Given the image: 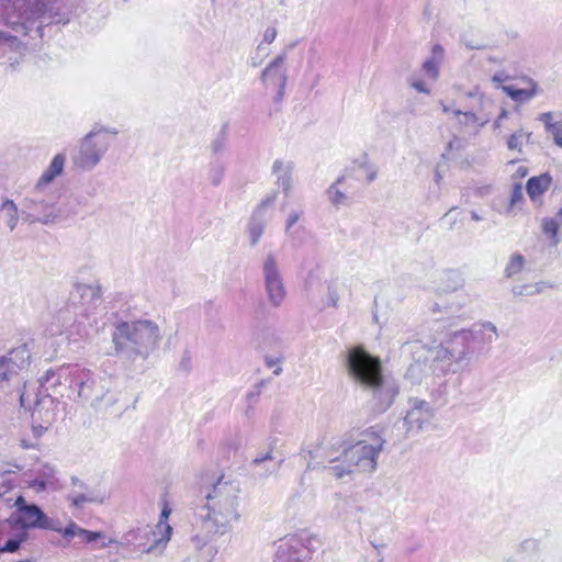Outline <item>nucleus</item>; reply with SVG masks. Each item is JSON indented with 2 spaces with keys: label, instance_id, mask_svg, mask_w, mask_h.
<instances>
[{
  "label": "nucleus",
  "instance_id": "nucleus-53",
  "mask_svg": "<svg viewBox=\"0 0 562 562\" xmlns=\"http://www.w3.org/2000/svg\"><path fill=\"white\" fill-rule=\"evenodd\" d=\"M547 132L553 136L554 143L562 148V121L554 122V125Z\"/></svg>",
  "mask_w": 562,
  "mask_h": 562
},
{
  "label": "nucleus",
  "instance_id": "nucleus-10",
  "mask_svg": "<svg viewBox=\"0 0 562 562\" xmlns=\"http://www.w3.org/2000/svg\"><path fill=\"white\" fill-rule=\"evenodd\" d=\"M109 132L104 128H93L88 133L78 146L74 162L77 167L91 170L103 158L111 145Z\"/></svg>",
  "mask_w": 562,
  "mask_h": 562
},
{
  "label": "nucleus",
  "instance_id": "nucleus-45",
  "mask_svg": "<svg viewBox=\"0 0 562 562\" xmlns=\"http://www.w3.org/2000/svg\"><path fill=\"white\" fill-rule=\"evenodd\" d=\"M226 148V135L224 128L210 144V149L214 156L222 154Z\"/></svg>",
  "mask_w": 562,
  "mask_h": 562
},
{
  "label": "nucleus",
  "instance_id": "nucleus-48",
  "mask_svg": "<svg viewBox=\"0 0 562 562\" xmlns=\"http://www.w3.org/2000/svg\"><path fill=\"white\" fill-rule=\"evenodd\" d=\"M79 525H77L75 521L70 520L61 530L60 533L64 539H66L68 542L76 538L78 535Z\"/></svg>",
  "mask_w": 562,
  "mask_h": 562
},
{
  "label": "nucleus",
  "instance_id": "nucleus-46",
  "mask_svg": "<svg viewBox=\"0 0 562 562\" xmlns=\"http://www.w3.org/2000/svg\"><path fill=\"white\" fill-rule=\"evenodd\" d=\"M284 233L293 246L297 247L303 243L305 234L303 226L292 227L290 231H284Z\"/></svg>",
  "mask_w": 562,
  "mask_h": 562
},
{
  "label": "nucleus",
  "instance_id": "nucleus-11",
  "mask_svg": "<svg viewBox=\"0 0 562 562\" xmlns=\"http://www.w3.org/2000/svg\"><path fill=\"white\" fill-rule=\"evenodd\" d=\"M31 362V349L27 344H21L0 356V394L10 392L12 380Z\"/></svg>",
  "mask_w": 562,
  "mask_h": 562
},
{
  "label": "nucleus",
  "instance_id": "nucleus-42",
  "mask_svg": "<svg viewBox=\"0 0 562 562\" xmlns=\"http://www.w3.org/2000/svg\"><path fill=\"white\" fill-rule=\"evenodd\" d=\"M0 47L18 52L22 47V43L15 35L0 31Z\"/></svg>",
  "mask_w": 562,
  "mask_h": 562
},
{
  "label": "nucleus",
  "instance_id": "nucleus-8",
  "mask_svg": "<svg viewBox=\"0 0 562 562\" xmlns=\"http://www.w3.org/2000/svg\"><path fill=\"white\" fill-rule=\"evenodd\" d=\"M60 214L55 198L46 194V188L38 189L36 184L21 202V217L30 224H53L60 221Z\"/></svg>",
  "mask_w": 562,
  "mask_h": 562
},
{
  "label": "nucleus",
  "instance_id": "nucleus-6",
  "mask_svg": "<svg viewBox=\"0 0 562 562\" xmlns=\"http://www.w3.org/2000/svg\"><path fill=\"white\" fill-rule=\"evenodd\" d=\"M56 1L49 0H2L7 24L18 33L27 34L29 26L36 20L41 24L54 20Z\"/></svg>",
  "mask_w": 562,
  "mask_h": 562
},
{
  "label": "nucleus",
  "instance_id": "nucleus-50",
  "mask_svg": "<svg viewBox=\"0 0 562 562\" xmlns=\"http://www.w3.org/2000/svg\"><path fill=\"white\" fill-rule=\"evenodd\" d=\"M87 317V321H88V326H86L85 324H82L81 322H78V326H81L82 325V329H79L78 333L81 335V336H89L91 330L92 331H97L98 328H97V319L95 317L91 316L90 314H87L86 315Z\"/></svg>",
  "mask_w": 562,
  "mask_h": 562
},
{
  "label": "nucleus",
  "instance_id": "nucleus-14",
  "mask_svg": "<svg viewBox=\"0 0 562 562\" xmlns=\"http://www.w3.org/2000/svg\"><path fill=\"white\" fill-rule=\"evenodd\" d=\"M409 409L407 411L403 425L406 428V434H417L426 425L430 423L434 417L436 407L417 397L409 398Z\"/></svg>",
  "mask_w": 562,
  "mask_h": 562
},
{
  "label": "nucleus",
  "instance_id": "nucleus-38",
  "mask_svg": "<svg viewBox=\"0 0 562 562\" xmlns=\"http://www.w3.org/2000/svg\"><path fill=\"white\" fill-rule=\"evenodd\" d=\"M559 224V221L552 217H544L541 221L542 233L551 239L554 245L560 243V238L558 236Z\"/></svg>",
  "mask_w": 562,
  "mask_h": 562
},
{
  "label": "nucleus",
  "instance_id": "nucleus-57",
  "mask_svg": "<svg viewBox=\"0 0 562 562\" xmlns=\"http://www.w3.org/2000/svg\"><path fill=\"white\" fill-rule=\"evenodd\" d=\"M457 211V207H451L445 215L441 217L442 222H448V228L454 229L457 225V216H454V212Z\"/></svg>",
  "mask_w": 562,
  "mask_h": 562
},
{
  "label": "nucleus",
  "instance_id": "nucleus-31",
  "mask_svg": "<svg viewBox=\"0 0 562 562\" xmlns=\"http://www.w3.org/2000/svg\"><path fill=\"white\" fill-rule=\"evenodd\" d=\"M463 278L457 270H447L440 274L437 283V291L441 293H451L462 288Z\"/></svg>",
  "mask_w": 562,
  "mask_h": 562
},
{
  "label": "nucleus",
  "instance_id": "nucleus-20",
  "mask_svg": "<svg viewBox=\"0 0 562 562\" xmlns=\"http://www.w3.org/2000/svg\"><path fill=\"white\" fill-rule=\"evenodd\" d=\"M45 515L38 505L32 503L29 508L22 512H13L8 518V522L14 529H40Z\"/></svg>",
  "mask_w": 562,
  "mask_h": 562
},
{
  "label": "nucleus",
  "instance_id": "nucleus-40",
  "mask_svg": "<svg viewBox=\"0 0 562 562\" xmlns=\"http://www.w3.org/2000/svg\"><path fill=\"white\" fill-rule=\"evenodd\" d=\"M503 90L506 92L508 97H510L514 101L525 102L530 100L535 95V91L516 88L514 86H504Z\"/></svg>",
  "mask_w": 562,
  "mask_h": 562
},
{
  "label": "nucleus",
  "instance_id": "nucleus-24",
  "mask_svg": "<svg viewBox=\"0 0 562 562\" xmlns=\"http://www.w3.org/2000/svg\"><path fill=\"white\" fill-rule=\"evenodd\" d=\"M445 58V49L440 44L431 47L430 56L427 57L422 65L423 75L431 81L439 78L440 66Z\"/></svg>",
  "mask_w": 562,
  "mask_h": 562
},
{
  "label": "nucleus",
  "instance_id": "nucleus-39",
  "mask_svg": "<svg viewBox=\"0 0 562 562\" xmlns=\"http://www.w3.org/2000/svg\"><path fill=\"white\" fill-rule=\"evenodd\" d=\"M340 463L333 464L330 467H324L323 469L328 472V474L335 479H342L344 476L350 474L352 472V465L350 462H345L344 457H340Z\"/></svg>",
  "mask_w": 562,
  "mask_h": 562
},
{
  "label": "nucleus",
  "instance_id": "nucleus-56",
  "mask_svg": "<svg viewBox=\"0 0 562 562\" xmlns=\"http://www.w3.org/2000/svg\"><path fill=\"white\" fill-rule=\"evenodd\" d=\"M409 85L412 88H414L419 93H425V94L430 93V89L427 87L426 82L422 79L411 78Z\"/></svg>",
  "mask_w": 562,
  "mask_h": 562
},
{
  "label": "nucleus",
  "instance_id": "nucleus-43",
  "mask_svg": "<svg viewBox=\"0 0 562 562\" xmlns=\"http://www.w3.org/2000/svg\"><path fill=\"white\" fill-rule=\"evenodd\" d=\"M76 538H78L83 543L92 544L97 540L104 538V535L101 531H92L79 526L78 535Z\"/></svg>",
  "mask_w": 562,
  "mask_h": 562
},
{
  "label": "nucleus",
  "instance_id": "nucleus-27",
  "mask_svg": "<svg viewBox=\"0 0 562 562\" xmlns=\"http://www.w3.org/2000/svg\"><path fill=\"white\" fill-rule=\"evenodd\" d=\"M361 508L348 497H340L335 505V513L339 519L347 522L360 521Z\"/></svg>",
  "mask_w": 562,
  "mask_h": 562
},
{
  "label": "nucleus",
  "instance_id": "nucleus-28",
  "mask_svg": "<svg viewBox=\"0 0 562 562\" xmlns=\"http://www.w3.org/2000/svg\"><path fill=\"white\" fill-rule=\"evenodd\" d=\"M282 460L274 462V458L272 456V449L266 452H258L257 456L252 459L250 465L254 469L261 468L257 471V474L260 476H268L279 470L281 467Z\"/></svg>",
  "mask_w": 562,
  "mask_h": 562
},
{
  "label": "nucleus",
  "instance_id": "nucleus-18",
  "mask_svg": "<svg viewBox=\"0 0 562 562\" xmlns=\"http://www.w3.org/2000/svg\"><path fill=\"white\" fill-rule=\"evenodd\" d=\"M71 488L67 494V501L76 509H81L88 503L102 504L106 499L105 492L89 487L77 476L70 479Z\"/></svg>",
  "mask_w": 562,
  "mask_h": 562
},
{
  "label": "nucleus",
  "instance_id": "nucleus-21",
  "mask_svg": "<svg viewBox=\"0 0 562 562\" xmlns=\"http://www.w3.org/2000/svg\"><path fill=\"white\" fill-rule=\"evenodd\" d=\"M261 80L267 86L285 87L288 70L285 67V55L277 56L262 71Z\"/></svg>",
  "mask_w": 562,
  "mask_h": 562
},
{
  "label": "nucleus",
  "instance_id": "nucleus-30",
  "mask_svg": "<svg viewBox=\"0 0 562 562\" xmlns=\"http://www.w3.org/2000/svg\"><path fill=\"white\" fill-rule=\"evenodd\" d=\"M552 177L544 172L537 177H531L526 183V191L531 201H536L540 198L551 186Z\"/></svg>",
  "mask_w": 562,
  "mask_h": 562
},
{
  "label": "nucleus",
  "instance_id": "nucleus-51",
  "mask_svg": "<svg viewBox=\"0 0 562 562\" xmlns=\"http://www.w3.org/2000/svg\"><path fill=\"white\" fill-rule=\"evenodd\" d=\"M532 290H533L532 284L526 283V284L514 285L512 288V293L515 296H533Z\"/></svg>",
  "mask_w": 562,
  "mask_h": 562
},
{
  "label": "nucleus",
  "instance_id": "nucleus-17",
  "mask_svg": "<svg viewBox=\"0 0 562 562\" xmlns=\"http://www.w3.org/2000/svg\"><path fill=\"white\" fill-rule=\"evenodd\" d=\"M430 369H432L430 367ZM432 374L435 375L432 378V383L429 390V395L431 397V404L436 407H442L446 405L451 397H456L458 394V386L460 384L459 378H448L443 379L449 372H435L434 370Z\"/></svg>",
  "mask_w": 562,
  "mask_h": 562
},
{
  "label": "nucleus",
  "instance_id": "nucleus-64",
  "mask_svg": "<svg viewBox=\"0 0 562 562\" xmlns=\"http://www.w3.org/2000/svg\"><path fill=\"white\" fill-rule=\"evenodd\" d=\"M317 279H318V277L315 276V273L313 271L310 272V274L305 279V288H306V290L310 291L313 288V285H314V283L316 282Z\"/></svg>",
  "mask_w": 562,
  "mask_h": 562
},
{
  "label": "nucleus",
  "instance_id": "nucleus-4",
  "mask_svg": "<svg viewBox=\"0 0 562 562\" xmlns=\"http://www.w3.org/2000/svg\"><path fill=\"white\" fill-rule=\"evenodd\" d=\"M345 363L349 375L372 392L373 407L383 413L398 394V384L392 376L382 374V364L362 347H352L346 352Z\"/></svg>",
  "mask_w": 562,
  "mask_h": 562
},
{
  "label": "nucleus",
  "instance_id": "nucleus-23",
  "mask_svg": "<svg viewBox=\"0 0 562 562\" xmlns=\"http://www.w3.org/2000/svg\"><path fill=\"white\" fill-rule=\"evenodd\" d=\"M294 162L291 160L276 159L271 172L276 177V183L282 189L285 196L290 195L293 184Z\"/></svg>",
  "mask_w": 562,
  "mask_h": 562
},
{
  "label": "nucleus",
  "instance_id": "nucleus-62",
  "mask_svg": "<svg viewBox=\"0 0 562 562\" xmlns=\"http://www.w3.org/2000/svg\"><path fill=\"white\" fill-rule=\"evenodd\" d=\"M364 170H366V178H367V181L368 182H372L375 180L376 178V175H378V171L374 167L372 166H363Z\"/></svg>",
  "mask_w": 562,
  "mask_h": 562
},
{
  "label": "nucleus",
  "instance_id": "nucleus-16",
  "mask_svg": "<svg viewBox=\"0 0 562 562\" xmlns=\"http://www.w3.org/2000/svg\"><path fill=\"white\" fill-rule=\"evenodd\" d=\"M278 192L272 191L267 194L261 202L256 206L247 224V235L251 247L258 245L261 236L265 233L268 218L266 212L272 207L277 200Z\"/></svg>",
  "mask_w": 562,
  "mask_h": 562
},
{
  "label": "nucleus",
  "instance_id": "nucleus-19",
  "mask_svg": "<svg viewBox=\"0 0 562 562\" xmlns=\"http://www.w3.org/2000/svg\"><path fill=\"white\" fill-rule=\"evenodd\" d=\"M27 487L35 493H43L46 491H56L59 488V480L55 467L45 463L41 464L33 471L32 479L27 482Z\"/></svg>",
  "mask_w": 562,
  "mask_h": 562
},
{
  "label": "nucleus",
  "instance_id": "nucleus-32",
  "mask_svg": "<svg viewBox=\"0 0 562 562\" xmlns=\"http://www.w3.org/2000/svg\"><path fill=\"white\" fill-rule=\"evenodd\" d=\"M86 204V199L80 195H69L64 201L57 202L60 211V220L67 218L79 212L80 207Z\"/></svg>",
  "mask_w": 562,
  "mask_h": 562
},
{
  "label": "nucleus",
  "instance_id": "nucleus-33",
  "mask_svg": "<svg viewBox=\"0 0 562 562\" xmlns=\"http://www.w3.org/2000/svg\"><path fill=\"white\" fill-rule=\"evenodd\" d=\"M226 172V164L220 158L215 157L209 162L207 166V179L213 187H218Z\"/></svg>",
  "mask_w": 562,
  "mask_h": 562
},
{
  "label": "nucleus",
  "instance_id": "nucleus-58",
  "mask_svg": "<svg viewBox=\"0 0 562 562\" xmlns=\"http://www.w3.org/2000/svg\"><path fill=\"white\" fill-rule=\"evenodd\" d=\"M532 288H533V290H532L533 295H538V294H541L542 292H544L547 289H553L554 285H553V283L548 282V281H539L537 283H533Z\"/></svg>",
  "mask_w": 562,
  "mask_h": 562
},
{
  "label": "nucleus",
  "instance_id": "nucleus-63",
  "mask_svg": "<svg viewBox=\"0 0 562 562\" xmlns=\"http://www.w3.org/2000/svg\"><path fill=\"white\" fill-rule=\"evenodd\" d=\"M277 32L274 29H267L263 33V42L270 44L274 41Z\"/></svg>",
  "mask_w": 562,
  "mask_h": 562
},
{
  "label": "nucleus",
  "instance_id": "nucleus-52",
  "mask_svg": "<svg viewBox=\"0 0 562 562\" xmlns=\"http://www.w3.org/2000/svg\"><path fill=\"white\" fill-rule=\"evenodd\" d=\"M64 527L60 526V522L58 520H55L53 518H49L47 515H45L44 517V521L42 522L41 525V528L40 529H43V530H53V531H56L58 533H60V530L63 529Z\"/></svg>",
  "mask_w": 562,
  "mask_h": 562
},
{
  "label": "nucleus",
  "instance_id": "nucleus-29",
  "mask_svg": "<svg viewBox=\"0 0 562 562\" xmlns=\"http://www.w3.org/2000/svg\"><path fill=\"white\" fill-rule=\"evenodd\" d=\"M74 297H79L82 304L94 305L101 300L102 290L99 282L91 284L77 283L72 292Z\"/></svg>",
  "mask_w": 562,
  "mask_h": 562
},
{
  "label": "nucleus",
  "instance_id": "nucleus-55",
  "mask_svg": "<svg viewBox=\"0 0 562 562\" xmlns=\"http://www.w3.org/2000/svg\"><path fill=\"white\" fill-rule=\"evenodd\" d=\"M281 360L282 359L280 357H272V356L265 357V363L268 368L276 367V369L273 371L274 375H280L282 373V368L280 366H278L281 362Z\"/></svg>",
  "mask_w": 562,
  "mask_h": 562
},
{
  "label": "nucleus",
  "instance_id": "nucleus-7",
  "mask_svg": "<svg viewBox=\"0 0 562 562\" xmlns=\"http://www.w3.org/2000/svg\"><path fill=\"white\" fill-rule=\"evenodd\" d=\"M170 514L171 508L164 499L160 518L155 527L145 526L130 530L124 540L137 544L144 553H162L172 533V527L167 521Z\"/></svg>",
  "mask_w": 562,
  "mask_h": 562
},
{
  "label": "nucleus",
  "instance_id": "nucleus-44",
  "mask_svg": "<svg viewBox=\"0 0 562 562\" xmlns=\"http://www.w3.org/2000/svg\"><path fill=\"white\" fill-rule=\"evenodd\" d=\"M524 200L522 188L520 183H516L512 190L510 199L506 207V214H512L517 203Z\"/></svg>",
  "mask_w": 562,
  "mask_h": 562
},
{
  "label": "nucleus",
  "instance_id": "nucleus-22",
  "mask_svg": "<svg viewBox=\"0 0 562 562\" xmlns=\"http://www.w3.org/2000/svg\"><path fill=\"white\" fill-rule=\"evenodd\" d=\"M305 559V551L301 541L291 537L278 546L274 562H306Z\"/></svg>",
  "mask_w": 562,
  "mask_h": 562
},
{
  "label": "nucleus",
  "instance_id": "nucleus-15",
  "mask_svg": "<svg viewBox=\"0 0 562 562\" xmlns=\"http://www.w3.org/2000/svg\"><path fill=\"white\" fill-rule=\"evenodd\" d=\"M469 97L473 99L477 105L472 106L467 111L454 110L453 114L456 116H462V119L459 120V123L462 125H476L479 127H483L491 120V115L487 110L492 105V101L479 90L469 92Z\"/></svg>",
  "mask_w": 562,
  "mask_h": 562
},
{
  "label": "nucleus",
  "instance_id": "nucleus-47",
  "mask_svg": "<svg viewBox=\"0 0 562 562\" xmlns=\"http://www.w3.org/2000/svg\"><path fill=\"white\" fill-rule=\"evenodd\" d=\"M303 214V207L291 210L285 218L284 231H290V228L295 227V224L300 221Z\"/></svg>",
  "mask_w": 562,
  "mask_h": 562
},
{
  "label": "nucleus",
  "instance_id": "nucleus-5",
  "mask_svg": "<svg viewBox=\"0 0 562 562\" xmlns=\"http://www.w3.org/2000/svg\"><path fill=\"white\" fill-rule=\"evenodd\" d=\"M111 336L115 355L128 361L147 359L161 339L159 326L150 319L120 321Z\"/></svg>",
  "mask_w": 562,
  "mask_h": 562
},
{
  "label": "nucleus",
  "instance_id": "nucleus-59",
  "mask_svg": "<svg viewBox=\"0 0 562 562\" xmlns=\"http://www.w3.org/2000/svg\"><path fill=\"white\" fill-rule=\"evenodd\" d=\"M420 371L422 364L417 361L408 367L406 371V378L414 380L417 378Z\"/></svg>",
  "mask_w": 562,
  "mask_h": 562
},
{
  "label": "nucleus",
  "instance_id": "nucleus-25",
  "mask_svg": "<svg viewBox=\"0 0 562 562\" xmlns=\"http://www.w3.org/2000/svg\"><path fill=\"white\" fill-rule=\"evenodd\" d=\"M518 559L521 562H542L543 561V548L537 539H525L517 548Z\"/></svg>",
  "mask_w": 562,
  "mask_h": 562
},
{
  "label": "nucleus",
  "instance_id": "nucleus-49",
  "mask_svg": "<svg viewBox=\"0 0 562 562\" xmlns=\"http://www.w3.org/2000/svg\"><path fill=\"white\" fill-rule=\"evenodd\" d=\"M24 539H25V536H22L20 538L9 539L4 543V546L0 547V552H10V553L16 552L20 549L21 543L24 541Z\"/></svg>",
  "mask_w": 562,
  "mask_h": 562
},
{
  "label": "nucleus",
  "instance_id": "nucleus-12",
  "mask_svg": "<svg viewBox=\"0 0 562 562\" xmlns=\"http://www.w3.org/2000/svg\"><path fill=\"white\" fill-rule=\"evenodd\" d=\"M261 274L269 304L273 307L281 306L286 296V289L274 254L269 252L263 258Z\"/></svg>",
  "mask_w": 562,
  "mask_h": 562
},
{
  "label": "nucleus",
  "instance_id": "nucleus-36",
  "mask_svg": "<svg viewBox=\"0 0 562 562\" xmlns=\"http://www.w3.org/2000/svg\"><path fill=\"white\" fill-rule=\"evenodd\" d=\"M344 179V177L338 178L326 191L328 200L336 207L346 204L348 199L347 194L338 188V186L342 183Z\"/></svg>",
  "mask_w": 562,
  "mask_h": 562
},
{
  "label": "nucleus",
  "instance_id": "nucleus-37",
  "mask_svg": "<svg viewBox=\"0 0 562 562\" xmlns=\"http://www.w3.org/2000/svg\"><path fill=\"white\" fill-rule=\"evenodd\" d=\"M525 262L526 260L522 255H512L504 270L505 277L510 279L518 274L524 269Z\"/></svg>",
  "mask_w": 562,
  "mask_h": 562
},
{
  "label": "nucleus",
  "instance_id": "nucleus-61",
  "mask_svg": "<svg viewBox=\"0 0 562 562\" xmlns=\"http://www.w3.org/2000/svg\"><path fill=\"white\" fill-rule=\"evenodd\" d=\"M539 120L544 124L546 131H549L554 122H552V113L546 112L540 114Z\"/></svg>",
  "mask_w": 562,
  "mask_h": 562
},
{
  "label": "nucleus",
  "instance_id": "nucleus-3",
  "mask_svg": "<svg viewBox=\"0 0 562 562\" xmlns=\"http://www.w3.org/2000/svg\"><path fill=\"white\" fill-rule=\"evenodd\" d=\"M497 337V328L491 322L457 330L443 344L427 350L431 353V368L438 373L462 371L470 364L476 349L491 345Z\"/></svg>",
  "mask_w": 562,
  "mask_h": 562
},
{
  "label": "nucleus",
  "instance_id": "nucleus-26",
  "mask_svg": "<svg viewBox=\"0 0 562 562\" xmlns=\"http://www.w3.org/2000/svg\"><path fill=\"white\" fill-rule=\"evenodd\" d=\"M65 162L66 155L64 153L55 155L52 161L49 162L48 167L44 170V172L37 180V188H47V186L52 183L55 180V178L60 176L64 171Z\"/></svg>",
  "mask_w": 562,
  "mask_h": 562
},
{
  "label": "nucleus",
  "instance_id": "nucleus-41",
  "mask_svg": "<svg viewBox=\"0 0 562 562\" xmlns=\"http://www.w3.org/2000/svg\"><path fill=\"white\" fill-rule=\"evenodd\" d=\"M464 303L451 302V303H434L430 307L432 313L445 312L446 314H458L462 311Z\"/></svg>",
  "mask_w": 562,
  "mask_h": 562
},
{
  "label": "nucleus",
  "instance_id": "nucleus-13",
  "mask_svg": "<svg viewBox=\"0 0 562 562\" xmlns=\"http://www.w3.org/2000/svg\"><path fill=\"white\" fill-rule=\"evenodd\" d=\"M342 441L339 438L333 437L328 440L325 438L315 443L310 445L307 448L301 450V458L306 460V470L323 469L326 462L335 463L340 461Z\"/></svg>",
  "mask_w": 562,
  "mask_h": 562
},
{
  "label": "nucleus",
  "instance_id": "nucleus-2",
  "mask_svg": "<svg viewBox=\"0 0 562 562\" xmlns=\"http://www.w3.org/2000/svg\"><path fill=\"white\" fill-rule=\"evenodd\" d=\"M203 493L204 503L196 507L193 521L192 541L198 548L226 533L231 524L240 517L238 482L221 476Z\"/></svg>",
  "mask_w": 562,
  "mask_h": 562
},
{
  "label": "nucleus",
  "instance_id": "nucleus-35",
  "mask_svg": "<svg viewBox=\"0 0 562 562\" xmlns=\"http://www.w3.org/2000/svg\"><path fill=\"white\" fill-rule=\"evenodd\" d=\"M531 133L527 132L522 128L514 132L509 137L507 138V148L509 150H517L521 153L522 146L525 144H528L530 142Z\"/></svg>",
  "mask_w": 562,
  "mask_h": 562
},
{
  "label": "nucleus",
  "instance_id": "nucleus-1",
  "mask_svg": "<svg viewBox=\"0 0 562 562\" xmlns=\"http://www.w3.org/2000/svg\"><path fill=\"white\" fill-rule=\"evenodd\" d=\"M65 371H68L69 389L76 393L75 401L90 405L93 408H100L103 403L106 406L115 403L116 398L109 395L108 381L89 369L72 366L67 369H59L58 371L47 370L38 380L40 386L37 391L26 382L18 389L21 407L33 409L32 417L34 419L36 413H40V406L45 403V398L53 403L48 390L60 383V378Z\"/></svg>",
  "mask_w": 562,
  "mask_h": 562
},
{
  "label": "nucleus",
  "instance_id": "nucleus-60",
  "mask_svg": "<svg viewBox=\"0 0 562 562\" xmlns=\"http://www.w3.org/2000/svg\"><path fill=\"white\" fill-rule=\"evenodd\" d=\"M32 503H27L24 498V496L19 495L14 502L15 510L14 512H22L31 506Z\"/></svg>",
  "mask_w": 562,
  "mask_h": 562
},
{
  "label": "nucleus",
  "instance_id": "nucleus-9",
  "mask_svg": "<svg viewBox=\"0 0 562 562\" xmlns=\"http://www.w3.org/2000/svg\"><path fill=\"white\" fill-rule=\"evenodd\" d=\"M369 439H363L355 445L345 447L341 456L345 462H350L352 468L364 473H372L376 470L378 458L382 451L385 440L375 431L367 432Z\"/></svg>",
  "mask_w": 562,
  "mask_h": 562
},
{
  "label": "nucleus",
  "instance_id": "nucleus-54",
  "mask_svg": "<svg viewBox=\"0 0 562 562\" xmlns=\"http://www.w3.org/2000/svg\"><path fill=\"white\" fill-rule=\"evenodd\" d=\"M338 301H339V294H338L337 290L333 285H328L325 305L336 307Z\"/></svg>",
  "mask_w": 562,
  "mask_h": 562
},
{
  "label": "nucleus",
  "instance_id": "nucleus-34",
  "mask_svg": "<svg viewBox=\"0 0 562 562\" xmlns=\"http://www.w3.org/2000/svg\"><path fill=\"white\" fill-rule=\"evenodd\" d=\"M1 212L4 215V221L10 231H13L19 222V215H21V211L19 212V209L13 200L11 199H4L0 205Z\"/></svg>",
  "mask_w": 562,
  "mask_h": 562
}]
</instances>
